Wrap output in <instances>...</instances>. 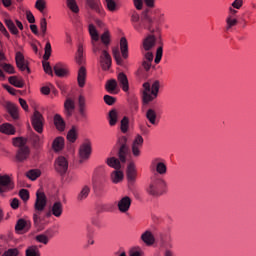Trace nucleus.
<instances>
[{
    "instance_id": "0eeeda50",
    "label": "nucleus",
    "mask_w": 256,
    "mask_h": 256,
    "mask_svg": "<svg viewBox=\"0 0 256 256\" xmlns=\"http://www.w3.org/2000/svg\"><path fill=\"white\" fill-rule=\"evenodd\" d=\"M91 153H93V144L91 143V140L85 139L80 145L78 151L80 163L89 160V158L91 157Z\"/></svg>"
},
{
    "instance_id": "e2e57ef3",
    "label": "nucleus",
    "mask_w": 256,
    "mask_h": 256,
    "mask_svg": "<svg viewBox=\"0 0 256 256\" xmlns=\"http://www.w3.org/2000/svg\"><path fill=\"white\" fill-rule=\"evenodd\" d=\"M19 196L22 201H29V190L21 189L19 192Z\"/></svg>"
},
{
    "instance_id": "ddd939ff",
    "label": "nucleus",
    "mask_w": 256,
    "mask_h": 256,
    "mask_svg": "<svg viewBox=\"0 0 256 256\" xmlns=\"http://www.w3.org/2000/svg\"><path fill=\"white\" fill-rule=\"evenodd\" d=\"M127 179L129 187L135 185L137 179V169L135 168V163L130 162L127 166Z\"/></svg>"
},
{
    "instance_id": "8fccbe9b",
    "label": "nucleus",
    "mask_w": 256,
    "mask_h": 256,
    "mask_svg": "<svg viewBox=\"0 0 256 256\" xmlns=\"http://www.w3.org/2000/svg\"><path fill=\"white\" fill-rule=\"evenodd\" d=\"M35 8L43 13L47 9V2L45 0H37L35 3Z\"/></svg>"
},
{
    "instance_id": "13d9d810",
    "label": "nucleus",
    "mask_w": 256,
    "mask_h": 256,
    "mask_svg": "<svg viewBox=\"0 0 256 256\" xmlns=\"http://www.w3.org/2000/svg\"><path fill=\"white\" fill-rule=\"evenodd\" d=\"M42 65H43V69H44L45 73H47V75H51V77H53V68H51V64L47 61H43Z\"/></svg>"
},
{
    "instance_id": "f257e3e1",
    "label": "nucleus",
    "mask_w": 256,
    "mask_h": 256,
    "mask_svg": "<svg viewBox=\"0 0 256 256\" xmlns=\"http://www.w3.org/2000/svg\"><path fill=\"white\" fill-rule=\"evenodd\" d=\"M149 11L145 10L140 17L137 12H133L131 16V23L138 33H142L144 29L150 31V33H159V23L163 21L165 14L160 9L154 10V15L149 16Z\"/></svg>"
},
{
    "instance_id": "4c0bfd02",
    "label": "nucleus",
    "mask_w": 256,
    "mask_h": 256,
    "mask_svg": "<svg viewBox=\"0 0 256 256\" xmlns=\"http://www.w3.org/2000/svg\"><path fill=\"white\" fill-rule=\"evenodd\" d=\"M124 175H123V172L121 170H114L112 173H111V180H112V183H121V180L123 179Z\"/></svg>"
},
{
    "instance_id": "f03ea898",
    "label": "nucleus",
    "mask_w": 256,
    "mask_h": 256,
    "mask_svg": "<svg viewBox=\"0 0 256 256\" xmlns=\"http://www.w3.org/2000/svg\"><path fill=\"white\" fill-rule=\"evenodd\" d=\"M88 29L92 39V51L93 53H99V51H102L100 55V65L103 71H109L112 65L111 54H109L107 49H103V44L99 42V33L97 32L95 25L90 24Z\"/></svg>"
},
{
    "instance_id": "5fc2aeb1",
    "label": "nucleus",
    "mask_w": 256,
    "mask_h": 256,
    "mask_svg": "<svg viewBox=\"0 0 256 256\" xmlns=\"http://www.w3.org/2000/svg\"><path fill=\"white\" fill-rule=\"evenodd\" d=\"M161 59H163V46L158 47L156 50V57L154 59L156 65L161 63Z\"/></svg>"
},
{
    "instance_id": "9d476101",
    "label": "nucleus",
    "mask_w": 256,
    "mask_h": 256,
    "mask_svg": "<svg viewBox=\"0 0 256 256\" xmlns=\"http://www.w3.org/2000/svg\"><path fill=\"white\" fill-rule=\"evenodd\" d=\"M15 188V184L9 175H1L0 174V193H7L9 191H13Z\"/></svg>"
},
{
    "instance_id": "5701e85b",
    "label": "nucleus",
    "mask_w": 256,
    "mask_h": 256,
    "mask_svg": "<svg viewBox=\"0 0 256 256\" xmlns=\"http://www.w3.org/2000/svg\"><path fill=\"white\" fill-rule=\"evenodd\" d=\"M54 73L57 77H66L68 75L69 70L67 69V65L59 62L54 66Z\"/></svg>"
},
{
    "instance_id": "9b49d317",
    "label": "nucleus",
    "mask_w": 256,
    "mask_h": 256,
    "mask_svg": "<svg viewBox=\"0 0 256 256\" xmlns=\"http://www.w3.org/2000/svg\"><path fill=\"white\" fill-rule=\"evenodd\" d=\"M15 61L18 69L22 72H25L29 75L31 69L29 68V62L25 60V56L21 52H16Z\"/></svg>"
},
{
    "instance_id": "72a5a7b5",
    "label": "nucleus",
    "mask_w": 256,
    "mask_h": 256,
    "mask_svg": "<svg viewBox=\"0 0 256 256\" xmlns=\"http://www.w3.org/2000/svg\"><path fill=\"white\" fill-rule=\"evenodd\" d=\"M106 164L108 165V167H112V169H115V170L121 169V161L115 157L107 158Z\"/></svg>"
},
{
    "instance_id": "423d86ee",
    "label": "nucleus",
    "mask_w": 256,
    "mask_h": 256,
    "mask_svg": "<svg viewBox=\"0 0 256 256\" xmlns=\"http://www.w3.org/2000/svg\"><path fill=\"white\" fill-rule=\"evenodd\" d=\"M166 185L167 184H165V180L155 175L151 178V183L147 188V193L153 197H159L165 193Z\"/></svg>"
},
{
    "instance_id": "f8f14e48",
    "label": "nucleus",
    "mask_w": 256,
    "mask_h": 256,
    "mask_svg": "<svg viewBox=\"0 0 256 256\" xmlns=\"http://www.w3.org/2000/svg\"><path fill=\"white\" fill-rule=\"evenodd\" d=\"M32 126L37 131V133H43V114L39 111H34V114L31 118Z\"/></svg>"
},
{
    "instance_id": "7ed1b4c3",
    "label": "nucleus",
    "mask_w": 256,
    "mask_h": 256,
    "mask_svg": "<svg viewBox=\"0 0 256 256\" xmlns=\"http://www.w3.org/2000/svg\"><path fill=\"white\" fill-rule=\"evenodd\" d=\"M161 87V84L159 80H156L152 83L145 82L143 84V90H142V100L145 105H149L152 101H155L157 97H159V89Z\"/></svg>"
},
{
    "instance_id": "39448f33",
    "label": "nucleus",
    "mask_w": 256,
    "mask_h": 256,
    "mask_svg": "<svg viewBox=\"0 0 256 256\" xmlns=\"http://www.w3.org/2000/svg\"><path fill=\"white\" fill-rule=\"evenodd\" d=\"M12 144L14 147H18V151L16 153V159L20 163L27 160L29 157V146H27V139L23 137H15L12 139Z\"/></svg>"
},
{
    "instance_id": "20e7f679",
    "label": "nucleus",
    "mask_w": 256,
    "mask_h": 256,
    "mask_svg": "<svg viewBox=\"0 0 256 256\" xmlns=\"http://www.w3.org/2000/svg\"><path fill=\"white\" fill-rule=\"evenodd\" d=\"M45 207H47V196H45V193L43 192H37L34 203L35 213L33 215V221L36 227H39V224L41 223V217H39V215L45 211Z\"/></svg>"
},
{
    "instance_id": "4be33fe9",
    "label": "nucleus",
    "mask_w": 256,
    "mask_h": 256,
    "mask_svg": "<svg viewBox=\"0 0 256 256\" xmlns=\"http://www.w3.org/2000/svg\"><path fill=\"white\" fill-rule=\"evenodd\" d=\"M75 111V101L71 98H67L64 102V113L66 117H71Z\"/></svg>"
},
{
    "instance_id": "6ab92c4d",
    "label": "nucleus",
    "mask_w": 256,
    "mask_h": 256,
    "mask_svg": "<svg viewBox=\"0 0 256 256\" xmlns=\"http://www.w3.org/2000/svg\"><path fill=\"white\" fill-rule=\"evenodd\" d=\"M156 43H157V38L155 37V35L150 34L146 38H144L143 48L146 51H151V49L155 47Z\"/></svg>"
},
{
    "instance_id": "dca6fc26",
    "label": "nucleus",
    "mask_w": 256,
    "mask_h": 256,
    "mask_svg": "<svg viewBox=\"0 0 256 256\" xmlns=\"http://www.w3.org/2000/svg\"><path fill=\"white\" fill-rule=\"evenodd\" d=\"M86 5L101 17H105V10L103 9V6H101V0H86Z\"/></svg>"
},
{
    "instance_id": "680f3d73",
    "label": "nucleus",
    "mask_w": 256,
    "mask_h": 256,
    "mask_svg": "<svg viewBox=\"0 0 256 256\" xmlns=\"http://www.w3.org/2000/svg\"><path fill=\"white\" fill-rule=\"evenodd\" d=\"M2 256H19V249L10 248L7 251H5Z\"/></svg>"
},
{
    "instance_id": "b1692460",
    "label": "nucleus",
    "mask_w": 256,
    "mask_h": 256,
    "mask_svg": "<svg viewBox=\"0 0 256 256\" xmlns=\"http://www.w3.org/2000/svg\"><path fill=\"white\" fill-rule=\"evenodd\" d=\"M141 241L145 243V245L151 246L155 244V236H153V233L149 230H146L141 235Z\"/></svg>"
},
{
    "instance_id": "cd10ccee",
    "label": "nucleus",
    "mask_w": 256,
    "mask_h": 256,
    "mask_svg": "<svg viewBox=\"0 0 256 256\" xmlns=\"http://www.w3.org/2000/svg\"><path fill=\"white\" fill-rule=\"evenodd\" d=\"M86 79H87V69H85V67L82 66L78 71V77H77L79 87L81 88L85 87Z\"/></svg>"
},
{
    "instance_id": "3c124183",
    "label": "nucleus",
    "mask_w": 256,
    "mask_h": 256,
    "mask_svg": "<svg viewBox=\"0 0 256 256\" xmlns=\"http://www.w3.org/2000/svg\"><path fill=\"white\" fill-rule=\"evenodd\" d=\"M121 131L122 133H127L129 131V118L127 116H124L121 120Z\"/></svg>"
},
{
    "instance_id": "2eb2a0df",
    "label": "nucleus",
    "mask_w": 256,
    "mask_h": 256,
    "mask_svg": "<svg viewBox=\"0 0 256 256\" xmlns=\"http://www.w3.org/2000/svg\"><path fill=\"white\" fill-rule=\"evenodd\" d=\"M143 136L137 135L132 143V155L139 157L141 155V147H143Z\"/></svg>"
},
{
    "instance_id": "864d4df0",
    "label": "nucleus",
    "mask_w": 256,
    "mask_h": 256,
    "mask_svg": "<svg viewBox=\"0 0 256 256\" xmlns=\"http://www.w3.org/2000/svg\"><path fill=\"white\" fill-rule=\"evenodd\" d=\"M1 67H2V69H3L6 73H9V75L15 74V67H13V65L7 64V63H2V64H1Z\"/></svg>"
},
{
    "instance_id": "774afa93",
    "label": "nucleus",
    "mask_w": 256,
    "mask_h": 256,
    "mask_svg": "<svg viewBox=\"0 0 256 256\" xmlns=\"http://www.w3.org/2000/svg\"><path fill=\"white\" fill-rule=\"evenodd\" d=\"M237 13H239V11H237L236 8H233V6H230V7L228 8V17L235 18V16L237 15Z\"/></svg>"
},
{
    "instance_id": "bb28decb",
    "label": "nucleus",
    "mask_w": 256,
    "mask_h": 256,
    "mask_svg": "<svg viewBox=\"0 0 256 256\" xmlns=\"http://www.w3.org/2000/svg\"><path fill=\"white\" fill-rule=\"evenodd\" d=\"M6 109L12 119H19V108L15 104L7 102Z\"/></svg>"
},
{
    "instance_id": "052dcab7",
    "label": "nucleus",
    "mask_w": 256,
    "mask_h": 256,
    "mask_svg": "<svg viewBox=\"0 0 256 256\" xmlns=\"http://www.w3.org/2000/svg\"><path fill=\"white\" fill-rule=\"evenodd\" d=\"M36 241H38V243H43V245H47V243H49V237L45 234H39L36 236Z\"/></svg>"
},
{
    "instance_id": "e433bc0d",
    "label": "nucleus",
    "mask_w": 256,
    "mask_h": 256,
    "mask_svg": "<svg viewBox=\"0 0 256 256\" xmlns=\"http://www.w3.org/2000/svg\"><path fill=\"white\" fill-rule=\"evenodd\" d=\"M112 54H113V57H114L117 65H119L120 67H123V65H125V62H123V58H121V52L119 51V48L114 47L112 49Z\"/></svg>"
},
{
    "instance_id": "4d7b16f0",
    "label": "nucleus",
    "mask_w": 256,
    "mask_h": 256,
    "mask_svg": "<svg viewBox=\"0 0 256 256\" xmlns=\"http://www.w3.org/2000/svg\"><path fill=\"white\" fill-rule=\"evenodd\" d=\"M106 1V7L108 9V11H117V3L115 2V0H105Z\"/></svg>"
},
{
    "instance_id": "ea45409f",
    "label": "nucleus",
    "mask_w": 256,
    "mask_h": 256,
    "mask_svg": "<svg viewBox=\"0 0 256 256\" xmlns=\"http://www.w3.org/2000/svg\"><path fill=\"white\" fill-rule=\"evenodd\" d=\"M5 25L8 27L10 33L12 35H19V29H17V26H15V23L11 19H6L5 20Z\"/></svg>"
},
{
    "instance_id": "de8ad7c7",
    "label": "nucleus",
    "mask_w": 256,
    "mask_h": 256,
    "mask_svg": "<svg viewBox=\"0 0 256 256\" xmlns=\"http://www.w3.org/2000/svg\"><path fill=\"white\" fill-rule=\"evenodd\" d=\"M44 55H43V59L44 61H49V58L51 57V53H52V48H51V42L47 41L45 48H44Z\"/></svg>"
},
{
    "instance_id": "7c9ffc66",
    "label": "nucleus",
    "mask_w": 256,
    "mask_h": 256,
    "mask_svg": "<svg viewBox=\"0 0 256 256\" xmlns=\"http://www.w3.org/2000/svg\"><path fill=\"white\" fill-rule=\"evenodd\" d=\"M8 81L10 85L17 87L18 89H23V87H25V81H23L22 78H17V76H10Z\"/></svg>"
},
{
    "instance_id": "aec40b11",
    "label": "nucleus",
    "mask_w": 256,
    "mask_h": 256,
    "mask_svg": "<svg viewBox=\"0 0 256 256\" xmlns=\"http://www.w3.org/2000/svg\"><path fill=\"white\" fill-rule=\"evenodd\" d=\"M117 79L122 91L127 93L129 91V79L127 78V75L123 72H120L117 75Z\"/></svg>"
},
{
    "instance_id": "473e14b6",
    "label": "nucleus",
    "mask_w": 256,
    "mask_h": 256,
    "mask_svg": "<svg viewBox=\"0 0 256 256\" xmlns=\"http://www.w3.org/2000/svg\"><path fill=\"white\" fill-rule=\"evenodd\" d=\"M63 147H65V138L59 136L53 141L52 148L57 152L62 151Z\"/></svg>"
},
{
    "instance_id": "c9c22d12",
    "label": "nucleus",
    "mask_w": 256,
    "mask_h": 256,
    "mask_svg": "<svg viewBox=\"0 0 256 256\" xmlns=\"http://www.w3.org/2000/svg\"><path fill=\"white\" fill-rule=\"evenodd\" d=\"M91 193V188L89 186H84L77 196V201H85Z\"/></svg>"
},
{
    "instance_id": "6e6552de",
    "label": "nucleus",
    "mask_w": 256,
    "mask_h": 256,
    "mask_svg": "<svg viewBox=\"0 0 256 256\" xmlns=\"http://www.w3.org/2000/svg\"><path fill=\"white\" fill-rule=\"evenodd\" d=\"M118 145H120V148L118 151V157H119L121 163H126L127 155H129V146L127 145V137L121 136L118 139Z\"/></svg>"
},
{
    "instance_id": "c03bdc74",
    "label": "nucleus",
    "mask_w": 256,
    "mask_h": 256,
    "mask_svg": "<svg viewBox=\"0 0 256 256\" xmlns=\"http://www.w3.org/2000/svg\"><path fill=\"white\" fill-rule=\"evenodd\" d=\"M76 63H78V65H83V63H85V57H83V45L81 44L78 46L76 53Z\"/></svg>"
},
{
    "instance_id": "a878e982",
    "label": "nucleus",
    "mask_w": 256,
    "mask_h": 256,
    "mask_svg": "<svg viewBox=\"0 0 256 256\" xmlns=\"http://www.w3.org/2000/svg\"><path fill=\"white\" fill-rule=\"evenodd\" d=\"M51 213L54 217H61L63 215V203L61 201H56L51 206Z\"/></svg>"
},
{
    "instance_id": "338daca9",
    "label": "nucleus",
    "mask_w": 256,
    "mask_h": 256,
    "mask_svg": "<svg viewBox=\"0 0 256 256\" xmlns=\"http://www.w3.org/2000/svg\"><path fill=\"white\" fill-rule=\"evenodd\" d=\"M26 19H27L28 23H35V16L29 10L26 11Z\"/></svg>"
},
{
    "instance_id": "37998d69",
    "label": "nucleus",
    "mask_w": 256,
    "mask_h": 256,
    "mask_svg": "<svg viewBox=\"0 0 256 256\" xmlns=\"http://www.w3.org/2000/svg\"><path fill=\"white\" fill-rule=\"evenodd\" d=\"M237 23H239L237 18L227 16L226 17V31H231V29H233V27H235L237 25Z\"/></svg>"
},
{
    "instance_id": "a19ab883",
    "label": "nucleus",
    "mask_w": 256,
    "mask_h": 256,
    "mask_svg": "<svg viewBox=\"0 0 256 256\" xmlns=\"http://www.w3.org/2000/svg\"><path fill=\"white\" fill-rule=\"evenodd\" d=\"M146 119L151 123V125H155L157 123V112L153 109H148L146 112Z\"/></svg>"
},
{
    "instance_id": "69168bd1",
    "label": "nucleus",
    "mask_w": 256,
    "mask_h": 256,
    "mask_svg": "<svg viewBox=\"0 0 256 256\" xmlns=\"http://www.w3.org/2000/svg\"><path fill=\"white\" fill-rule=\"evenodd\" d=\"M231 7H233V9H241V7H243V0H234L231 4Z\"/></svg>"
},
{
    "instance_id": "f3484780",
    "label": "nucleus",
    "mask_w": 256,
    "mask_h": 256,
    "mask_svg": "<svg viewBox=\"0 0 256 256\" xmlns=\"http://www.w3.org/2000/svg\"><path fill=\"white\" fill-rule=\"evenodd\" d=\"M151 169H155L159 175H165V173H167V165L159 158L152 160Z\"/></svg>"
},
{
    "instance_id": "412c9836",
    "label": "nucleus",
    "mask_w": 256,
    "mask_h": 256,
    "mask_svg": "<svg viewBox=\"0 0 256 256\" xmlns=\"http://www.w3.org/2000/svg\"><path fill=\"white\" fill-rule=\"evenodd\" d=\"M153 52H149V50L144 53L143 61H142V67L145 69V71H149L151 69V65H153Z\"/></svg>"
},
{
    "instance_id": "c756f323",
    "label": "nucleus",
    "mask_w": 256,
    "mask_h": 256,
    "mask_svg": "<svg viewBox=\"0 0 256 256\" xmlns=\"http://www.w3.org/2000/svg\"><path fill=\"white\" fill-rule=\"evenodd\" d=\"M54 125L57 131H60V132L65 131V127H66L65 120L59 114L54 115Z\"/></svg>"
},
{
    "instance_id": "c85d7f7f",
    "label": "nucleus",
    "mask_w": 256,
    "mask_h": 256,
    "mask_svg": "<svg viewBox=\"0 0 256 256\" xmlns=\"http://www.w3.org/2000/svg\"><path fill=\"white\" fill-rule=\"evenodd\" d=\"M120 51L122 53L123 59L129 58V45L127 43V38L125 37L120 39Z\"/></svg>"
},
{
    "instance_id": "49530a36",
    "label": "nucleus",
    "mask_w": 256,
    "mask_h": 256,
    "mask_svg": "<svg viewBox=\"0 0 256 256\" xmlns=\"http://www.w3.org/2000/svg\"><path fill=\"white\" fill-rule=\"evenodd\" d=\"M26 177H28V179H31V181H36L37 179H39V177H41V171H39V170H29L26 173Z\"/></svg>"
},
{
    "instance_id": "79ce46f5",
    "label": "nucleus",
    "mask_w": 256,
    "mask_h": 256,
    "mask_svg": "<svg viewBox=\"0 0 256 256\" xmlns=\"http://www.w3.org/2000/svg\"><path fill=\"white\" fill-rule=\"evenodd\" d=\"M26 256H41L39 248L35 245L29 246L25 251Z\"/></svg>"
},
{
    "instance_id": "1a4fd4ad",
    "label": "nucleus",
    "mask_w": 256,
    "mask_h": 256,
    "mask_svg": "<svg viewBox=\"0 0 256 256\" xmlns=\"http://www.w3.org/2000/svg\"><path fill=\"white\" fill-rule=\"evenodd\" d=\"M54 168L59 175H65L67 171L69 170V161H67V158L65 156H59L56 158L54 163Z\"/></svg>"
},
{
    "instance_id": "a211bd4d",
    "label": "nucleus",
    "mask_w": 256,
    "mask_h": 256,
    "mask_svg": "<svg viewBox=\"0 0 256 256\" xmlns=\"http://www.w3.org/2000/svg\"><path fill=\"white\" fill-rule=\"evenodd\" d=\"M78 112L81 119H87V100L83 95L78 97Z\"/></svg>"
},
{
    "instance_id": "f704fd0d",
    "label": "nucleus",
    "mask_w": 256,
    "mask_h": 256,
    "mask_svg": "<svg viewBox=\"0 0 256 256\" xmlns=\"http://www.w3.org/2000/svg\"><path fill=\"white\" fill-rule=\"evenodd\" d=\"M27 141H31L33 147H40V145H41V137L39 135L35 134V132H30L28 134Z\"/></svg>"
},
{
    "instance_id": "2f4dec72",
    "label": "nucleus",
    "mask_w": 256,
    "mask_h": 256,
    "mask_svg": "<svg viewBox=\"0 0 256 256\" xmlns=\"http://www.w3.org/2000/svg\"><path fill=\"white\" fill-rule=\"evenodd\" d=\"M106 90L108 91V93H114L117 94V89H119V84L117 83V80L115 79H110L107 81L106 83Z\"/></svg>"
},
{
    "instance_id": "a18cd8bd",
    "label": "nucleus",
    "mask_w": 256,
    "mask_h": 256,
    "mask_svg": "<svg viewBox=\"0 0 256 256\" xmlns=\"http://www.w3.org/2000/svg\"><path fill=\"white\" fill-rule=\"evenodd\" d=\"M67 140L70 142V143H75V141H77V128L75 126H73L68 134H67Z\"/></svg>"
},
{
    "instance_id": "6e6d98bb",
    "label": "nucleus",
    "mask_w": 256,
    "mask_h": 256,
    "mask_svg": "<svg viewBox=\"0 0 256 256\" xmlns=\"http://www.w3.org/2000/svg\"><path fill=\"white\" fill-rule=\"evenodd\" d=\"M40 31L42 33V37H45V35H47V19L45 18L40 19Z\"/></svg>"
},
{
    "instance_id": "393cba45",
    "label": "nucleus",
    "mask_w": 256,
    "mask_h": 256,
    "mask_svg": "<svg viewBox=\"0 0 256 256\" xmlns=\"http://www.w3.org/2000/svg\"><path fill=\"white\" fill-rule=\"evenodd\" d=\"M0 133H4V135H15L17 130L15 129L14 125L10 123H4L0 125Z\"/></svg>"
},
{
    "instance_id": "bf43d9fd",
    "label": "nucleus",
    "mask_w": 256,
    "mask_h": 256,
    "mask_svg": "<svg viewBox=\"0 0 256 256\" xmlns=\"http://www.w3.org/2000/svg\"><path fill=\"white\" fill-rule=\"evenodd\" d=\"M25 227H27V221H25L24 219H19L16 223L15 229L16 231H23Z\"/></svg>"
},
{
    "instance_id": "58836bf2",
    "label": "nucleus",
    "mask_w": 256,
    "mask_h": 256,
    "mask_svg": "<svg viewBox=\"0 0 256 256\" xmlns=\"http://www.w3.org/2000/svg\"><path fill=\"white\" fill-rule=\"evenodd\" d=\"M101 42L104 45V49H109V45L111 43V34L106 30L100 37Z\"/></svg>"
},
{
    "instance_id": "0e129e2a",
    "label": "nucleus",
    "mask_w": 256,
    "mask_h": 256,
    "mask_svg": "<svg viewBox=\"0 0 256 256\" xmlns=\"http://www.w3.org/2000/svg\"><path fill=\"white\" fill-rule=\"evenodd\" d=\"M115 101L116 99L113 96H109V95L104 96V102L106 103V105H114Z\"/></svg>"
},
{
    "instance_id": "09e8293b",
    "label": "nucleus",
    "mask_w": 256,
    "mask_h": 256,
    "mask_svg": "<svg viewBox=\"0 0 256 256\" xmlns=\"http://www.w3.org/2000/svg\"><path fill=\"white\" fill-rule=\"evenodd\" d=\"M109 124L111 127L117 125V110L113 109L109 112Z\"/></svg>"
},
{
    "instance_id": "603ef678",
    "label": "nucleus",
    "mask_w": 256,
    "mask_h": 256,
    "mask_svg": "<svg viewBox=\"0 0 256 256\" xmlns=\"http://www.w3.org/2000/svg\"><path fill=\"white\" fill-rule=\"evenodd\" d=\"M67 6L73 13H79V6L75 0H67Z\"/></svg>"
},
{
    "instance_id": "4468645a",
    "label": "nucleus",
    "mask_w": 256,
    "mask_h": 256,
    "mask_svg": "<svg viewBox=\"0 0 256 256\" xmlns=\"http://www.w3.org/2000/svg\"><path fill=\"white\" fill-rule=\"evenodd\" d=\"M131 203H133V200L129 196L122 197L118 203L117 207L120 213H127L129 209H131Z\"/></svg>"
}]
</instances>
